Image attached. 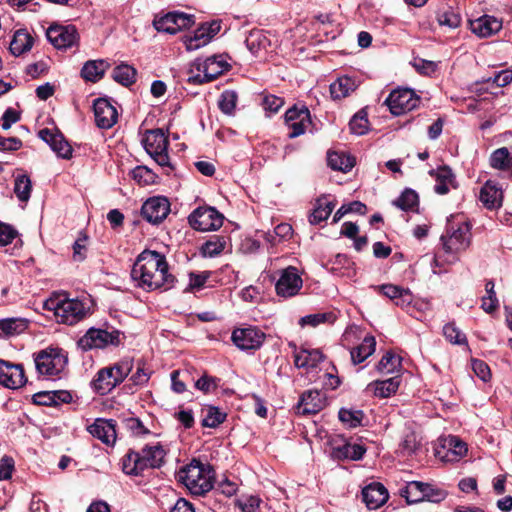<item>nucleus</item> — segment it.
Instances as JSON below:
<instances>
[{
	"label": "nucleus",
	"instance_id": "obj_13",
	"mask_svg": "<svg viewBox=\"0 0 512 512\" xmlns=\"http://www.w3.org/2000/svg\"><path fill=\"white\" fill-rule=\"evenodd\" d=\"M265 339V333L256 326L235 328L231 335L234 345L243 351L259 349Z\"/></svg>",
	"mask_w": 512,
	"mask_h": 512
},
{
	"label": "nucleus",
	"instance_id": "obj_27",
	"mask_svg": "<svg viewBox=\"0 0 512 512\" xmlns=\"http://www.w3.org/2000/svg\"><path fill=\"white\" fill-rule=\"evenodd\" d=\"M324 356L318 349L301 348L294 352V363L297 368H303L306 371L315 369L323 360Z\"/></svg>",
	"mask_w": 512,
	"mask_h": 512
},
{
	"label": "nucleus",
	"instance_id": "obj_63",
	"mask_svg": "<svg viewBox=\"0 0 512 512\" xmlns=\"http://www.w3.org/2000/svg\"><path fill=\"white\" fill-rule=\"evenodd\" d=\"M413 67L423 75H431L436 71L438 64L434 61L417 58L413 61Z\"/></svg>",
	"mask_w": 512,
	"mask_h": 512
},
{
	"label": "nucleus",
	"instance_id": "obj_19",
	"mask_svg": "<svg viewBox=\"0 0 512 512\" xmlns=\"http://www.w3.org/2000/svg\"><path fill=\"white\" fill-rule=\"evenodd\" d=\"M27 382L21 364H13L0 359V384L9 389H18Z\"/></svg>",
	"mask_w": 512,
	"mask_h": 512
},
{
	"label": "nucleus",
	"instance_id": "obj_57",
	"mask_svg": "<svg viewBox=\"0 0 512 512\" xmlns=\"http://www.w3.org/2000/svg\"><path fill=\"white\" fill-rule=\"evenodd\" d=\"M424 486L423 494L425 501L438 503L444 500L447 496V493L444 490L437 488L430 483H424Z\"/></svg>",
	"mask_w": 512,
	"mask_h": 512
},
{
	"label": "nucleus",
	"instance_id": "obj_56",
	"mask_svg": "<svg viewBox=\"0 0 512 512\" xmlns=\"http://www.w3.org/2000/svg\"><path fill=\"white\" fill-rule=\"evenodd\" d=\"M236 102V92L232 90H226L221 94L218 105L223 113L231 115L236 107Z\"/></svg>",
	"mask_w": 512,
	"mask_h": 512
},
{
	"label": "nucleus",
	"instance_id": "obj_5",
	"mask_svg": "<svg viewBox=\"0 0 512 512\" xmlns=\"http://www.w3.org/2000/svg\"><path fill=\"white\" fill-rule=\"evenodd\" d=\"M229 69V64L222 56H211L206 59H196L190 66L187 82L203 84L216 79Z\"/></svg>",
	"mask_w": 512,
	"mask_h": 512
},
{
	"label": "nucleus",
	"instance_id": "obj_9",
	"mask_svg": "<svg viewBox=\"0 0 512 512\" xmlns=\"http://www.w3.org/2000/svg\"><path fill=\"white\" fill-rule=\"evenodd\" d=\"M142 142L146 152L157 164L163 167L170 166L168 139L161 129L147 131Z\"/></svg>",
	"mask_w": 512,
	"mask_h": 512
},
{
	"label": "nucleus",
	"instance_id": "obj_10",
	"mask_svg": "<svg viewBox=\"0 0 512 512\" xmlns=\"http://www.w3.org/2000/svg\"><path fill=\"white\" fill-rule=\"evenodd\" d=\"M120 332L97 328H90L78 341L79 347L83 350L102 349L108 345L117 346L120 343Z\"/></svg>",
	"mask_w": 512,
	"mask_h": 512
},
{
	"label": "nucleus",
	"instance_id": "obj_4",
	"mask_svg": "<svg viewBox=\"0 0 512 512\" xmlns=\"http://www.w3.org/2000/svg\"><path fill=\"white\" fill-rule=\"evenodd\" d=\"M44 309L53 312L57 322L74 325L83 320L88 314V307L79 299H70L63 294H57L44 302Z\"/></svg>",
	"mask_w": 512,
	"mask_h": 512
},
{
	"label": "nucleus",
	"instance_id": "obj_16",
	"mask_svg": "<svg viewBox=\"0 0 512 512\" xmlns=\"http://www.w3.org/2000/svg\"><path fill=\"white\" fill-rule=\"evenodd\" d=\"M285 124L289 129L288 137L290 139L304 134L311 124L309 109L306 106H302L301 108L297 106L291 107L285 113Z\"/></svg>",
	"mask_w": 512,
	"mask_h": 512
},
{
	"label": "nucleus",
	"instance_id": "obj_53",
	"mask_svg": "<svg viewBox=\"0 0 512 512\" xmlns=\"http://www.w3.org/2000/svg\"><path fill=\"white\" fill-rule=\"evenodd\" d=\"M401 364L400 358L392 352H386L379 363L377 370L382 373H393Z\"/></svg>",
	"mask_w": 512,
	"mask_h": 512
},
{
	"label": "nucleus",
	"instance_id": "obj_44",
	"mask_svg": "<svg viewBox=\"0 0 512 512\" xmlns=\"http://www.w3.org/2000/svg\"><path fill=\"white\" fill-rule=\"evenodd\" d=\"M226 413L220 411L217 407L208 406L203 409L202 426L216 428L226 419Z\"/></svg>",
	"mask_w": 512,
	"mask_h": 512
},
{
	"label": "nucleus",
	"instance_id": "obj_11",
	"mask_svg": "<svg viewBox=\"0 0 512 512\" xmlns=\"http://www.w3.org/2000/svg\"><path fill=\"white\" fill-rule=\"evenodd\" d=\"M48 41L58 50L77 47L80 36L74 25L52 24L46 31Z\"/></svg>",
	"mask_w": 512,
	"mask_h": 512
},
{
	"label": "nucleus",
	"instance_id": "obj_58",
	"mask_svg": "<svg viewBox=\"0 0 512 512\" xmlns=\"http://www.w3.org/2000/svg\"><path fill=\"white\" fill-rule=\"evenodd\" d=\"M512 81V70L505 69L497 72L493 77L487 78V83L494 88H501Z\"/></svg>",
	"mask_w": 512,
	"mask_h": 512
},
{
	"label": "nucleus",
	"instance_id": "obj_39",
	"mask_svg": "<svg viewBox=\"0 0 512 512\" xmlns=\"http://www.w3.org/2000/svg\"><path fill=\"white\" fill-rule=\"evenodd\" d=\"M328 165L337 171L348 172L354 165L355 160L353 157L346 153L330 152L327 157Z\"/></svg>",
	"mask_w": 512,
	"mask_h": 512
},
{
	"label": "nucleus",
	"instance_id": "obj_61",
	"mask_svg": "<svg viewBox=\"0 0 512 512\" xmlns=\"http://www.w3.org/2000/svg\"><path fill=\"white\" fill-rule=\"evenodd\" d=\"M18 231L11 225L0 221V246H7L18 237Z\"/></svg>",
	"mask_w": 512,
	"mask_h": 512
},
{
	"label": "nucleus",
	"instance_id": "obj_30",
	"mask_svg": "<svg viewBox=\"0 0 512 512\" xmlns=\"http://www.w3.org/2000/svg\"><path fill=\"white\" fill-rule=\"evenodd\" d=\"M28 328L24 318H5L0 320V338H10L19 335Z\"/></svg>",
	"mask_w": 512,
	"mask_h": 512
},
{
	"label": "nucleus",
	"instance_id": "obj_32",
	"mask_svg": "<svg viewBox=\"0 0 512 512\" xmlns=\"http://www.w3.org/2000/svg\"><path fill=\"white\" fill-rule=\"evenodd\" d=\"M365 452L366 449L360 444L344 443L343 445L333 447L331 455L338 460H359Z\"/></svg>",
	"mask_w": 512,
	"mask_h": 512
},
{
	"label": "nucleus",
	"instance_id": "obj_20",
	"mask_svg": "<svg viewBox=\"0 0 512 512\" xmlns=\"http://www.w3.org/2000/svg\"><path fill=\"white\" fill-rule=\"evenodd\" d=\"M96 125L101 129H109L118 119L116 107L105 98H98L93 104Z\"/></svg>",
	"mask_w": 512,
	"mask_h": 512
},
{
	"label": "nucleus",
	"instance_id": "obj_17",
	"mask_svg": "<svg viewBox=\"0 0 512 512\" xmlns=\"http://www.w3.org/2000/svg\"><path fill=\"white\" fill-rule=\"evenodd\" d=\"M302 285L303 281L297 268L289 266L281 271L275 289L278 296L289 298L297 295Z\"/></svg>",
	"mask_w": 512,
	"mask_h": 512
},
{
	"label": "nucleus",
	"instance_id": "obj_34",
	"mask_svg": "<svg viewBox=\"0 0 512 512\" xmlns=\"http://www.w3.org/2000/svg\"><path fill=\"white\" fill-rule=\"evenodd\" d=\"M490 166L500 171L512 170V152L507 147L494 150L489 158Z\"/></svg>",
	"mask_w": 512,
	"mask_h": 512
},
{
	"label": "nucleus",
	"instance_id": "obj_12",
	"mask_svg": "<svg viewBox=\"0 0 512 512\" xmlns=\"http://www.w3.org/2000/svg\"><path fill=\"white\" fill-rule=\"evenodd\" d=\"M190 226L197 231H212L223 224V216L213 207H198L188 217Z\"/></svg>",
	"mask_w": 512,
	"mask_h": 512
},
{
	"label": "nucleus",
	"instance_id": "obj_36",
	"mask_svg": "<svg viewBox=\"0 0 512 512\" xmlns=\"http://www.w3.org/2000/svg\"><path fill=\"white\" fill-rule=\"evenodd\" d=\"M107 66L103 60H89L83 65L81 76L87 81L97 82L103 77Z\"/></svg>",
	"mask_w": 512,
	"mask_h": 512
},
{
	"label": "nucleus",
	"instance_id": "obj_8",
	"mask_svg": "<svg viewBox=\"0 0 512 512\" xmlns=\"http://www.w3.org/2000/svg\"><path fill=\"white\" fill-rule=\"evenodd\" d=\"M470 230L471 226L466 221L449 223L446 234L441 236L444 251L449 254L465 251L471 243Z\"/></svg>",
	"mask_w": 512,
	"mask_h": 512
},
{
	"label": "nucleus",
	"instance_id": "obj_33",
	"mask_svg": "<svg viewBox=\"0 0 512 512\" xmlns=\"http://www.w3.org/2000/svg\"><path fill=\"white\" fill-rule=\"evenodd\" d=\"M33 42V37L28 31L23 29L17 30L10 42V51L13 55L20 56L32 48Z\"/></svg>",
	"mask_w": 512,
	"mask_h": 512
},
{
	"label": "nucleus",
	"instance_id": "obj_22",
	"mask_svg": "<svg viewBox=\"0 0 512 512\" xmlns=\"http://www.w3.org/2000/svg\"><path fill=\"white\" fill-rule=\"evenodd\" d=\"M469 27L472 33L480 38H487L498 33L502 28V20L491 15H482L476 19L469 20Z\"/></svg>",
	"mask_w": 512,
	"mask_h": 512
},
{
	"label": "nucleus",
	"instance_id": "obj_60",
	"mask_svg": "<svg viewBox=\"0 0 512 512\" xmlns=\"http://www.w3.org/2000/svg\"><path fill=\"white\" fill-rule=\"evenodd\" d=\"M349 127L353 134L363 135L368 130V120L365 115L358 113L350 120Z\"/></svg>",
	"mask_w": 512,
	"mask_h": 512
},
{
	"label": "nucleus",
	"instance_id": "obj_64",
	"mask_svg": "<svg viewBox=\"0 0 512 512\" xmlns=\"http://www.w3.org/2000/svg\"><path fill=\"white\" fill-rule=\"evenodd\" d=\"M472 369L474 373L484 382H487L491 378V372L489 366L482 360L473 359Z\"/></svg>",
	"mask_w": 512,
	"mask_h": 512
},
{
	"label": "nucleus",
	"instance_id": "obj_41",
	"mask_svg": "<svg viewBox=\"0 0 512 512\" xmlns=\"http://www.w3.org/2000/svg\"><path fill=\"white\" fill-rule=\"evenodd\" d=\"M227 245V237L214 235L207 240L201 248V252L205 257H215L221 254Z\"/></svg>",
	"mask_w": 512,
	"mask_h": 512
},
{
	"label": "nucleus",
	"instance_id": "obj_47",
	"mask_svg": "<svg viewBox=\"0 0 512 512\" xmlns=\"http://www.w3.org/2000/svg\"><path fill=\"white\" fill-rule=\"evenodd\" d=\"M336 320V316L332 312H323L306 315L299 320L301 326H312L316 327L322 323H333Z\"/></svg>",
	"mask_w": 512,
	"mask_h": 512
},
{
	"label": "nucleus",
	"instance_id": "obj_15",
	"mask_svg": "<svg viewBox=\"0 0 512 512\" xmlns=\"http://www.w3.org/2000/svg\"><path fill=\"white\" fill-rule=\"evenodd\" d=\"M193 24V15L178 11L169 12L154 21L156 30L169 34H176L182 29L191 27Z\"/></svg>",
	"mask_w": 512,
	"mask_h": 512
},
{
	"label": "nucleus",
	"instance_id": "obj_37",
	"mask_svg": "<svg viewBox=\"0 0 512 512\" xmlns=\"http://www.w3.org/2000/svg\"><path fill=\"white\" fill-rule=\"evenodd\" d=\"M335 204L326 197L317 200L315 208L309 216V222L313 225L319 224L328 219L331 215Z\"/></svg>",
	"mask_w": 512,
	"mask_h": 512
},
{
	"label": "nucleus",
	"instance_id": "obj_52",
	"mask_svg": "<svg viewBox=\"0 0 512 512\" xmlns=\"http://www.w3.org/2000/svg\"><path fill=\"white\" fill-rule=\"evenodd\" d=\"M220 379L204 373L195 381V388L205 394L214 393L219 386Z\"/></svg>",
	"mask_w": 512,
	"mask_h": 512
},
{
	"label": "nucleus",
	"instance_id": "obj_45",
	"mask_svg": "<svg viewBox=\"0 0 512 512\" xmlns=\"http://www.w3.org/2000/svg\"><path fill=\"white\" fill-rule=\"evenodd\" d=\"M32 183L30 178L23 174L15 178L14 193L22 202H27L31 196Z\"/></svg>",
	"mask_w": 512,
	"mask_h": 512
},
{
	"label": "nucleus",
	"instance_id": "obj_2",
	"mask_svg": "<svg viewBox=\"0 0 512 512\" xmlns=\"http://www.w3.org/2000/svg\"><path fill=\"white\" fill-rule=\"evenodd\" d=\"M176 477L191 494L202 496L212 490L215 471L210 464L193 459L189 464L179 469Z\"/></svg>",
	"mask_w": 512,
	"mask_h": 512
},
{
	"label": "nucleus",
	"instance_id": "obj_51",
	"mask_svg": "<svg viewBox=\"0 0 512 512\" xmlns=\"http://www.w3.org/2000/svg\"><path fill=\"white\" fill-rule=\"evenodd\" d=\"M212 39V35L207 33V29L203 25L199 29L196 30L193 37H190L186 41V48L188 50H197L200 47L205 46Z\"/></svg>",
	"mask_w": 512,
	"mask_h": 512
},
{
	"label": "nucleus",
	"instance_id": "obj_1",
	"mask_svg": "<svg viewBox=\"0 0 512 512\" xmlns=\"http://www.w3.org/2000/svg\"><path fill=\"white\" fill-rule=\"evenodd\" d=\"M169 266L163 254L144 250L137 257L131 278L137 287L146 291L156 289L169 290L175 284V277L169 273Z\"/></svg>",
	"mask_w": 512,
	"mask_h": 512
},
{
	"label": "nucleus",
	"instance_id": "obj_6",
	"mask_svg": "<svg viewBox=\"0 0 512 512\" xmlns=\"http://www.w3.org/2000/svg\"><path fill=\"white\" fill-rule=\"evenodd\" d=\"M132 361L124 359L113 366L100 369L92 381L94 390L105 395L122 383L132 370Z\"/></svg>",
	"mask_w": 512,
	"mask_h": 512
},
{
	"label": "nucleus",
	"instance_id": "obj_40",
	"mask_svg": "<svg viewBox=\"0 0 512 512\" xmlns=\"http://www.w3.org/2000/svg\"><path fill=\"white\" fill-rule=\"evenodd\" d=\"M424 488V482L411 481L400 490V495L404 497L409 504L425 501L423 494Z\"/></svg>",
	"mask_w": 512,
	"mask_h": 512
},
{
	"label": "nucleus",
	"instance_id": "obj_24",
	"mask_svg": "<svg viewBox=\"0 0 512 512\" xmlns=\"http://www.w3.org/2000/svg\"><path fill=\"white\" fill-rule=\"evenodd\" d=\"M88 431L106 445H113L116 441V425L112 419L98 418L88 427Z\"/></svg>",
	"mask_w": 512,
	"mask_h": 512
},
{
	"label": "nucleus",
	"instance_id": "obj_42",
	"mask_svg": "<svg viewBox=\"0 0 512 512\" xmlns=\"http://www.w3.org/2000/svg\"><path fill=\"white\" fill-rule=\"evenodd\" d=\"M112 78L123 86H129L136 80V70L128 64H121L113 69Z\"/></svg>",
	"mask_w": 512,
	"mask_h": 512
},
{
	"label": "nucleus",
	"instance_id": "obj_46",
	"mask_svg": "<svg viewBox=\"0 0 512 512\" xmlns=\"http://www.w3.org/2000/svg\"><path fill=\"white\" fill-rule=\"evenodd\" d=\"M444 447H447V452L452 455V457L449 458L450 461H456L467 453L466 443L456 436H449L445 440Z\"/></svg>",
	"mask_w": 512,
	"mask_h": 512
},
{
	"label": "nucleus",
	"instance_id": "obj_54",
	"mask_svg": "<svg viewBox=\"0 0 512 512\" xmlns=\"http://www.w3.org/2000/svg\"><path fill=\"white\" fill-rule=\"evenodd\" d=\"M443 335L452 344L464 345L467 344L466 335L459 330L454 323H447L443 327Z\"/></svg>",
	"mask_w": 512,
	"mask_h": 512
},
{
	"label": "nucleus",
	"instance_id": "obj_29",
	"mask_svg": "<svg viewBox=\"0 0 512 512\" xmlns=\"http://www.w3.org/2000/svg\"><path fill=\"white\" fill-rule=\"evenodd\" d=\"M479 198L488 209L500 207L502 202V189L496 182L488 180L481 188Z\"/></svg>",
	"mask_w": 512,
	"mask_h": 512
},
{
	"label": "nucleus",
	"instance_id": "obj_21",
	"mask_svg": "<svg viewBox=\"0 0 512 512\" xmlns=\"http://www.w3.org/2000/svg\"><path fill=\"white\" fill-rule=\"evenodd\" d=\"M327 402L325 395L318 390L304 392L297 404L299 414L313 415L325 408Z\"/></svg>",
	"mask_w": 512,
	"mask_h": 512
},
{
	"label": "nucleus",
	"instance_id": "obj_35",
	"mask_svg": "<svg viewBox=\"0 0 512 512\" xmlns=\"http://www.w3.org/2000/svg\"><path fill=\"white\" fill-rule=\"evenodd\" d=\"M376 340L373 336H366L363 341L350 352L353 364L365 361L375 352Z\"/></svg>",
	"mask_w": 512,
	"mask_h": 512
},
{
	"label": "nucleus",
	"instance_id": "obj_26",
	"mask_svg": "<svg viewBox=\"0 0 512 512\" xmlns=\"http://www.w3.org/2000/svg\"><path fill=\"white\" fill-rule=\"evenodd\" d=\"M374 288L390 300L394 301V303L401 308L409 306L413 300L412 293L409 289H404L397 285L383 284Z\"/></svg>",
	"mask_w": 512,
	"mask_h": 512
},
{
	"label": "nucleus",
	"instance_id": "obj_62",
	"mask_svg": "<svg viewBox=\"0 0 512 512\" xmlns=\"http://www.w3.org/2000/svg\"><path fill=\"white\" fill-rule=\"evenodd\" d=\"M209 277V271H203L201 273L191 272L189 274V284L186 290L192 291L201 289L205 285Z\"/></svg>",
	"mask_w": 512,
	"mask_h": 512
},
{
	"label": "nucleus",
	"instance_id": "obj_18",
	"mask_svg": "<svg viewBox=\"0 0 512 512\" xmlns=\"http://www.w3.org/2000/svg\"><path fill=\"white\" fill-rule=\"evenodd\" d=\"M170 212V202L164 196H154L147 199L141 208L142 217L149 223H161Z\"/></svg>",
	"mask_w": 512,
	"mask_h": 512
},
{
	"label": "nucleus",
	"instance_id": "obj_3",
	"mask_svg": "<svg viewBox=\"0 0 512 512\" xmlns=\"http://www.w3.org/2000/svg\"><path fill=\"white\" fill-rule=\"evenodd\" d=\"M166 451L160 444L146 445L141 451L129 450L122 459V471L138 476L148 468H160L164 464Z\"/></svg>",
	"mask_w": 512,
	"mask_h": 512
},
{
	"label": "nucleus",
	"instance_id": "obj_48",
	"mask_svg": "<svg viewBox=\"0 0 512 512\" xmlns=\"http://www.w3.org/2000/svg\"><path fill=\"white\" fill-rule=\"evenodd\" d=\"M262 499L257 495H243L235 500V506L242 512H259Z\"/></svg>",
	"mask_w": 512,
	"mask_h": 512
},
{
	"label": "nucleus",
	"instance_id": "obj_49",
	"mask_svg": "<svg viewBox=\"0 0 512 512\" xmlns=\"http://www.w3.org/2000/svg\"><path fill=\"white\" fill-rule=\"evenodd\" d=\"M364 414L361 410L342 408L339 411V419L349 428H356L362 424Z\"/></svg>",
	"mask_w": 512,
	"mask_h": 512
},
{
	"label": "nucleus",
	"instance_id": "obj_14",
	"mask_svg": "<svg viewBox=\"0 0 512 512\" xmlns=\"http://www.w3.org/2000/svg\"><path fill=\"white\" fill-rule=\"evenodd\" d=\"M419 102V97L416 96L413 90L408 88L392 91L385 100V104L388 106L390 112L396 116L413 110L418 106Z\"/></svg>",
	"mask_w": 512,
	"mask_h": 512
},
{
	"label": "nucleus",
	"instance_id": "obj_23",
	"mask_svg": "<svg viewBox=\"0 0 512 512\" xmlns=\"http://www.w3.org/2000/svg\"><path fill=\"white\" fill-rule=\"evenodd\" d=\"M38 135L59 157L69 159L72 156V148L61 133L44 128Z\"/></svg>",
	"mask_w": 512,
	"mask_h": 512
},
{
	"label": "nucleus",
	"instance_id": "obj_28",
	"mask_svg": "<svg viewBox=\"0 0 512 512\" xmlns=\"http://www.w3.org/2000/svg\"><path fill=\"white\" fill-rule=\"evenodd\" d=\"M430 174L435 177L434 191L437 194L445 195L451 188L456 187L455 176L448 166H441L436 170H431Z\"/></svg>",
	"mask_w": 512,
	"mask_h": 512
},
{
	"label": "nucleus",
	"instance_id": "obj_31",
	"mask_svg": "<svg viewBox=\"0 0 512 512\" xmlns=\"http://www.w3.org/2000/svg\"><path fill=\"white\" fill-rule=\"evenodd\" d=\"M400 385V377L394 376L386 380H377L368 385V389L374 392L375 396L387 398L395 394Z\"/></svg>",
	"mask_w": 512,
	"mask_h": 512
},
{
	"label": "nucleus",
	"instance_id": "obj_7",
	"mask_svg": "<svg viewBox=\"0 0 512 512\" xmlns=\"http://www.w3.org/2000/svg\"><path fill=\"white\" fill-rule=\"evenodd\" d=\"M34 362L39 375L56 377L64 372L68 357L64 350L50 347L35 353Z\"/></svg>",
	"mask_w": 512,
	"mask_h": 512
},
{
	"label": "nucleus",
	"instance_id": "obj_50",
	"mask_svg": "<svg viewBox=\"0 0 512 512\" xmlns=\"http://www.w3.org/2000/svg\"><path fill=\"white\" fill-rule=\"evenodd\" d=\"M394 204L404 211H413L418 206V195L412 189H405Z\"/></svg>",
	"mask_w": 512,
	"mask_h": 512
},
{
	"label": "nucleus",
	"instance_id": "obj_59",
	"mask_svg": "<svg viewBox=\"0 0 512 512\" xmlns=\"http://www.w3.org/2000/svg\"><path fill=\"white\" fill-rule=\"evenodd\" d=\"M132 178L138 183L148 185L154 181V173L145 166H137L131 172Z\"/></svg>",
	"mask_w": 512,
	"mask_h": 512
},
{
	"label": "nucleus",
	"instance_id": "obj_43",
	"mask_svg": "<svg viewBox=\"0 0 512 512\" xmlns=\"http://www.w3.org/2000/svg\"><path fill=\"white\" fill-rule=\"evenodd\" d=\"M461 16L458 11L452 7L441 9L437 13V21L440 26H446L450 29H454L460 26Z\"/></svg>",
	"mask_w": 512,
	"mask_h": 512
},
{
	"label": "nucleus",
	"instance_id": "obj_55",
	"mask_svg": "<svg viewBox=\"0 0 512 512\" xmlns=\"http://www.w3.org/2000/svg\"><path fill=\"white\" fill-rule=\"evenodd\" d=\"M267 39L265 35L260 30H252L249 35L246 37L245 43L247 48L253 53L256 54L258 51L265 46Z\"/></svg>",
	"mask_w": 512,
	"mask_h": 512
},
{
	"label": "nucleus",
	"instance_id": "obj_38",
	"mask_svg": "<svg viewBox=\"0 0 512 512\" xmlns=\"http://www.w3.org/2000/svg\"><path fill=\"white\" fill-rule=\"evenodd\" d=\"M356 89L355 81L347 76L339 77L330 84V94L333 99H342L347 97Z\"/></svg>",
	"mask_w": 512,
	"mask_h": 512
},
{
	"label": "nucleus",
	"instance_id": "obj_25",
	"mask_svg": "<svg viewBox=\"0 0 512 512\" xmlns=\"http://www.w3.org/2000/svg\"><path fill=\"white\" fill-rule=\"evenodd\" d=\"M388 491L378 482H373L362 490V499L370 510H375L381 507L388 500Z\"/></svg>",
	"mask_w": 512,
	"mask_h": 512
}]
</instances>
